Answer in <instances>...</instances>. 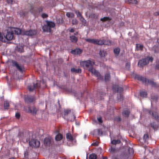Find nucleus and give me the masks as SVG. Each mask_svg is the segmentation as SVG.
I'll list each match as a JSON object with an SVG mask.
<instances>
[{
	"label": "nucleus",
	"instance_id": "35",
	"mask_svg": "<svg viewBox=\"0 0 159 159\" xmlns=\"http://www.w3.org/2000/svg\"><path fill=\"white\" fill-rule=\"evenodd\" d=\"M70 111V110H65L64 111V115H66L68 114Z\"/></svg>",
	"mask_w": 159,
	"mask_h": 159
},
{
	"label": "nucleus",
	"instance_id": "48",
	"mask_svg": "<svg viewBox=\"0 0 159 159\" xmlns=\"http://www.w3.org/2000/svg\"><path fill=\"white\" fill-rule=\"evenodd\" d=\"M156 67L157 68L159 69V64L157 65Z\"/></svg>",
	"mask_w": 159,
	"mask_h": 159
},
{
	"label": "nucleus",
	"instance_id": "52",
	"mask_svg": "<svg viewBox=\"0 0 159 159\" xmlns=\"http://www.w3.org/2000/svg\"><path fill=\"white\" fill-rule=\"evenodd\" d=\"M102 159H107V158L106 157H104Z\"/></svg>",
	"mask_w": 159,
	"mask_h": 159
},
{
	"label": "nucleus",
	"instance_id": "38",
	"mask_svg": "<svg viewBox=\"0 0 159 159\" xmlns=\"http://www.w3.org/2000/svg\"><path fill=\"white\" fill-rule=\"evenodd\" d=\"M124 113L126 116H128L129 114V111L127 110L125 111L124 112Z\"/></svg>",
	"mask_w": 159,
	"mask_h": 159
},
{
	"label": "nucleus",
	"instance_id": "25",
	"mask_svg": "<svg viewBox=\"0 0 159 159\" xmlns=\"http://www.w3.org/2000/svg\"><path fill=\"white\" fill-rule=\"evenodd\" d=\"M9 106V104L8 102L7 101L5 102L4 103V107L6 109H7Z\"/></svg>",
	"mask_w": 159,
	"mask_h": 159
},
{
	"label": "nucleus",
	"instance_id": "37",
	"mask_svg": "<svg viewBox=\"0 0 159 159\" xmlns=\"http://www.w3.org/2000/svg\"><path fill=\"white\" fill-rule=\"evenodd\" d=\"M77 23V21L76 19H74L72 20V24H76Z\"/></svg>",
	"mask_w": 159,
	"mask_h": 159
},
{
	"label": "nucleus",
	"instance_id": "56",
	"mask_svg": "<svg viewBox=\"0 0 159 159\" xmlns=\"http://www.w3.org/2000/svg\"><path fill=\"white\" fill-rule=\"evenodd\" d=\"M120 120V118H119V120Z\"/></svg>",
	"mask_w": 159,
	"mask_h": 159
},
{
	"label": "nucleus",
	"instance_id": "8",
	"mask_svg": "<svg viewBox=\"0 0 159 159\" xmlns=\"http://www.w3.org/2000/svg\"><path fill=\"white\" fill-rule=\"evenodd\" d=\"M75 13L77 15V17L79 18L80 20L81 21L82 24L84 25H86V21L84 18L82 17L81 13L78 11H76Z\"/></svg>",
	"mask_w": 159,
	"mask_h": 159
},
{
	"label": "nucleus",
	"instance_id": "32",
	"mask_svg": "<svg viewBox=\"0 0 159 159\" xmlns=\"http://www.w3.org/2000/svg\"><path fill=\"white\" fill-rule=\"evenodd\" d=\"M110 78V75L109 74H107L105 75V80H108Z\"/></svg>",
	"mask_w": 159,
	"mask_h": 159
},
{
	"label": "nucleus",
	"instance_id": "1",
	"mask_svg": "<svg viewBox=\"0 0 159 159\" xmlns=\"http://www.w3.org/2000/svg\"><path fill=\"white\" fill-rule=\"evenodd\" d=\"M95 64V62L93 60H88L81 61L80 64L81 66L84 68H89V71L91 72L92 74L97 76L98 79H101V78L100 74L92 66Z\"/></svg>",
	"mask_w": 159,
	"mask_h": 159
},
{
	"label": "nucleus",
	"instance_id": "5",
	"mask_svg": "<svg viewBox=\"0 0 159 159\" xmlns=\"http://www.w3.org/2000/svg\"><path fill=\"white\" fill-rule=\"evenodd\" d=\"M153 59L151 57H148L145 59H143L139 61L138 65L139 66L142 67L148 64L150 62H152Z\"/></svg>",
	"mask_w": 159,
	"mask_h": 159
},
{
	"label": "nucleus",
	"instance_id": "31",
	"mask_svg": "<svg viewBox=\"0 0 159 159\" xmlns=\"http://www.w3.org/2000/svg\"><path fill=\"white\" fill-rule=\"evenodd\" d=\"M109 151L111 153H113L115 151V149L111 147L109 149Z\"/></svg>",
	"mask_w": 159,
	"mask_h": 159
},
{
	"label": "nucleus",
	"instance_id": "28",
	"mask_svg": "<svg viewBox=\"0 0 159 159\" xmlns=\"http://www.w3.org/2000/svg\"><path fill=\"white\" fill-rule=\"evenodd\" d=\"M120 49L118 48H116L114 49V52L115 54H118L120 52Z\"/></svg>",
	"mask_w": 159,
	"mask_h": 159
},
{
	"label": "nucleus",
	"instance_id": "27",
	"mask_svg": "<svg viewBox=\"0 0 159 159\" xmlns=\"http://www.w3.org/2000/svg\"><path fill=\"white\" fill-rule=\"evenodd\" d=\"M66 16L68 17L72 18L74 16V15L72 13L67 12L66 13Z\"/></svg>",
	"mask_w": 159,
	"mask_h": 159
},
{
	"label": "nucleus",
	"instance_id": "53",
	"mask_svg": "<svg viewBox=\"0 0 159 159\" xmlns=\"http://www.w3.org/2000/svg\"><path fill=\"white\" fill-rule=\"evenodd\" d=\"M157 42L158 43H159V39H158L157 40Z\"/></svg>",
	"mask_w": 159,
	"mask_h": 159
},
{
	"label": "nucleus",
	"instance_id": "44",
	"mask_svg": "<svg viewBox=\"0 0 159 159\" xmlns=\"http://www.w3.org/2000/svg\"><path fill=\"white\" fill-rule=\"evenodd\" d=\"M16 117L17 118H19L20 117V114L18 113H16Z\"/></svg>",
	"mask_w": 159,
	"mask_h": 159
},
{
	"label": "nucleus",
	"instance_id": "29",
	"mask_svg": "<svg viewBox=\"0 0 159 159\" xmlns=\"http://www.w3.org/2000/svg\"><path fill=\"white\" fill-rule=\"evenodd\" d=\"M17 50L18 51L20 52H22L23 51V47L21 46V47H19V46L17 47Z\"/></svg>",
	"mask_w": 159,
	"mask_h": 159
},
{
	"label": "nucleus",
	"instance_id": "24",
	"mask_svg": "<svg viewBox=\"0 0 159 159\" xmlns=\"http://www.w3.org/2000/svg\"><path fill=\"white\" fill-rule=\"evenodd\" d=\"M143 46L140 44H136V48L138 50H141L143 48Z\"/></svg>",
	"mask_w": 159,
	"mask_h": 159
},
{
	"label": "nucleus",
	"instance_id": "41",
	"mask_svg": "<svg viewBox=\"0 0 159 159\" xmlns=\"http://www.w3.org/2000/svg\"><path fill=\"white\" fill-rule=\"evenodd\" d=\"M71 119L70 120V121H74L75 120V116L74 115H73V116L71 117Z\"/></svg>",
	"mask_w": 159,
	"mask_h": 159
},
{
	"label": "nucleus",
	"instance_id": "34",
	"mask_svg": "<svg viewBox=\"0 0 159 159\" xmlns=\"http://www.w3.org/2000/svg\"><path fill=\"white\" fill-rule=\"evenodd\" d=\"M130 3L134 4H136L137 3V1L136 0H130Z\"/></svg>",
	"mask_w": 159,
	"mask_h": 159
},
{
	"label": "nucleus",
	"instance_id": "9",
	"mask_svg": "<svg viewBox=\"0 0 159 159\" xmlns=\"http://www.w3.org/2000/svg\"><path fill=\"white\" fill-rule=\"evenodd\" d=\"M13 34H19L21 33V31L20 29L18 28L11 27L9 28Z\"/></svg>",
	"mask_w": 159,
	"mask_h": 159
},
{
	"label": "nucleus",
	"instance_id": "20",
	"mask_svg": "<svg viewBox=\"0 0 159 159\" xmlns=\"http://www.w3.org/2000/svg\"><path fill=\"white\" fill-rule=\"evenodd\" d=\"M71 71L73 72L78 73L80 72L81 70L80 69H75L74 68H73L71 69Z\"/></svg>",
	"mask_w": 159,
	"mask_h": 159
},
{
	"label": "nucleus",
	"instance_id": "18",
	"mask_svg": "<svg viewBox=\"0 0 159 159\" xmlns=\"http://www.w3.org/2000/svg\"><path fill=\"white\" fill-rule=\"evenodd\" d=\"M62 138V135L60 134H58L55 137V139L57 141L60 140Z\"/></svg>",
	"mask_w": 159,
	"mask_h": 159
},
{
	"label": "nucleus",
	"instance_id": "39",
	"mask_svg": "<svg viewBox=\"0 0 159 159\" xmlns=\"http://www.w3.org/2000/svg\"><path fill=\"white\" fill-rule=\"evenodd\" d=\"M130 66V63H126V68L127 69H129V68Z\"/></svg>",
	"mask_w": 159,
	"mask_h": 159
},
{
	"label": "nucleus",
	"instance_id": "11",
	"mask_svg": "<svg viewBox=\"0 0 159 159\" xmlns=\"http://www.w3.org/2000/svg\"><path fill=\"white\" fill-rule=\"evenodd\" d=\"M82 52V50L80 48H76L71 51V52L74 54L79 55Z\"/></svg>",
	"mask_w": 159,
	"mask_h": 159
},
{
	"label": "nucleus",
	"instance_id": "47",
	"mask_svg": "<svg viewBox=\"0 0 159 159\" xmlns=\"http://www.w3.org/2000/svg\"><path fill=\"white\" fill-rule=\"evenodd\" d=\"M143 137L144 139H146L148 138V135L147 134H145L144 135Z\"/></svg>",
	"mask_w": 159,
	"mask_h": 159
},
{
	"label": "nucleus",
	"instance_id": "2",
	"mask_svg": "<svg viewBox=\"0 0 159 159\" xmlns=\"http://www.w3.org/2000/svg\"><path fill=\"white\" fill-rule=\"evenodd\" d=\"M13 34L10 28L3 33L0 32V40L2 42H6L7 40H11L13 38Z\"/></svg>",
	"mask_w": 159,
	"mask_h": 159
},
{
	"label": "nucleus",
	"instance_id": "4",
	"mask_svg": "<svg viewBox=\"0 0 159 159\" xmlns=\"http://www.w3.org/2000/svg\"><path fill=\"white\" fill-rule=\"evenodd\" d=\"M47 25H44L43 27V30L44 32H51V28H53L55 26V23L52 21H47Z\"/></svg>",
	"mask_w": 159,
	"mask_h": 159
},
{
	"label": "nucleus",
	"instance_id": "46",
	"mask_svg": "<svg viewBox=\"0 0 159 159\" xmlns=\"http://www.w3.org/2000/svg\"><path fill=\"white\" fill-rule=\"evenodd\" d=\"M119 96H120V101H121L123 99V97L120 94L119 95ZM118 99L119 100H120V99L119 98H118Z\"/></svg>",
	"mask_w": 159,
	"mask_h": 159
},
{
	"label": "nucleus",
	"instance_id": "14",
	"mask_svg": "<svg viewBox=\"0 0 159 159\" xmlns=\"http://www.w3.org/2000/svg\"><path fill=\"white\" fill-rule=\"evenodd\" d=\"M135 78L137 79L138 80L142 81H146V79L142 77V76H139L138 75H137L135 74Z\"/></svg>",
	"mask_w": 159,
	"mask_h": 159
},
{
	"label": "nucleus",
	"instance_id": "36",
	"mask_svg": "<svg viewBox=\"0 0 159 159\" xmlns=\"http://www.w3.org/2000/svg\"><path fill=\"white\" fill-rule=\"evenodd\" d=\"M109 19V18L107 17H104L103 18H102L101 19V20L105 21Z\"/></svg>",
	"mask_w": 159,
	"mask_h": 159
},
{
	"label": "nucleus",
	"instance_id": "45",
	"mask_svg": "<svg viewBox=\"0 0 159 159\" xmlns=\"http://www.w3.org/2000/svg\"><path fill=\"white\" fill-rule=\"evenodd\" d=\"M69 30L70 32L73 33L74 31V29H69Z\"/></svg>",
	"mask_w": 159,
	"mask_h": 159
},
{
	"label": "nucleus",
	"instance_id": "43",
	"mask_svg": "<svg viewBox=\"0 0 159 159\" xmlns=\"http://www.w3.org/2000/svg\"><path fill=\"white\" fill-rule=\"evenodd\" d=\"M7 1L9 4H11L12 2V0H7Z\"/></svg>",
	"mask_w": 159,
	"mask_h": 159
},
{
	"label": "nucleus",
	"instance_id": "12",
	"mask_svg": "<svg viewBox=\"0 0 159 159\" xmlns=\"http://www.w3.org/2000/svg\"><path fill=\"white\" fill-rule=\"evenodd\" d=\"M51 141V139L50 138H46L44 139V143L46 145H48L50 144Z\"/></svg>",
	"mask_w": 159,
	"mask_h": 159
},
{
	"label": "nucleus",
	"instance_id": "15",
	"mask_svg": "<svg viewBox=\"0 0 159 159\" xmlns=\"http://www.w3.org/2000/svg\"><path fill=\"white\" fill-rule=\"evenodd\" d=\"M13 65L14 66H16V68L20 71H22V69L23 68L22 66H19L17 63L16 62H14L13 63Z\"/></svg>",
	"mask_w": 159,
	"mask_h": 159
},
{
	"label": "nucleus",
	"instance_id": "51",
	"mask_svg": "<svg viewBox=\"0 0 159 159\" xmlns=\"http://www.w3.org/2000/svg\"><path fill=\"white\" fill-rule=\"evenodd\" d=\"M157 15H159V11L157 13Z\"/></svg>",
	"mask_w": 159,
	"mask_h": 159
},
{
	"label": "nucleus",
	"instance_id": "54",
	"mask_svg": "<svg viewBox=\"0 0 159 159\" xmlns=\"http://www.w3.org/2000/svg\"><path fill=\"white\" fill-rule=\"evenodd\" d=\"M86 135H84V138H86Z\"/></svg>",
	"mask_w": 159,
	"mask_h": 159
},
{
	"label": "nucleus",
	"instance_id": "50",
	"mask_svg": "<svg viewBox=\"0 0 159 159\" xmlns=\"http://www.w3.org/2000/svg\"><path fill=\"white\" fill-rule=\"evenodd\" d=\"M75 35H76L78 34V33L77 32H76V33H75L74 34Z\"/></svg>",
	"mask_w": 159,
	"mask_h": 159
},
{
	"label": "nucleus",
	"instance_id": "33",
	"mask_svg": "<svg viewBox=\"0 0 159 159\" xmlns=\"http://www.w3.org/2000/svg\"><path fill=\"white\" fill-rule=\"evenodd\" d=\"M26 100L27 101H28L29 102H31L33 101L34 100V99L32 98L31 97H28L27 98Z\"/></svg>",
	"mask_w": 159,
	"mask_h": 159
},
{
	"label": "nucleus",
	"instance_id": "23",
	"mask_svg": "<svg viewBox=\"0 0 159 159\" xmlns=\"http://www.w3.org/2000/svg\"><path fill=\"white\" fill-rule=\"evenodd\" d=\"M140 94V96L142 97H146L147 95V93L143 91L141 92Z\"/></svg>",
	"mask_w": 159,
	"mask_h": 159
},
{
	"label": "nucleus",
	"instance_id": "10",
	"mask_svg": "<svg viewBox=\"0 0 159 159\" xmlns=\"http://www.w3.org/2000/svg\"><path fill=\"white\" fill-rule=\"evenodd\" d=\"M36 33V32L35 30H30L25 32L24 34L28 36H32L35 34Z\"/></svg>",
	"mask_w": 159,
	"mask_h": 159
},
{
	"label": "nucleus",
	"instance_id": "26",
	"mask_svg": "<svg viewBox=\"0 0 159 159\" xmlns=\"http://www.w3.org/2000/svg\"><path fill=\"white\" fill-rule=\"evenodd\" d=\"M89 159H96V156L95 154H93L89 156Z\"/></svg>",
	"mask_w": 159,
	"mask_h": 159
},
{
	"label": "nucleus",
	"instance_id": "40",
	"mask_svg": "<svg viewBox=\"0 0 159 159\" xmlns=\"http://www.w3.org/2000/svg\"><path fill=\"white\" fill-rule=\"evenodd\" d=\"M48 16L47 14L45 13H43L42 14V16L43 18H46Z\"/></svg>",
	"mask_w": 159,
	"mask_h": 159
},
{
	"label": "nucleus",
	"instance_id": "6",
	"mask_svg": "<svg viewBox=\"0 0 159 159\" xmlns=\"http://www.w3.org/2000/svg\"><path fill=\"white\" fill-rule=\"evenodd\" d=\"M24 109L26 112H30L33 114H36L37 111V109L34 106L25 107Z\"/></svg>",
	"mask_w": 159,
	"mask_h": 159
},
{
	"label": "nucleus",
	"instance_id": "42",
	"mask_svg": "<svg viewBox=\"0 0 159 159\" xmlns=\"http://www.w3.org/2000/svg\"><path fill=\"white\" fill-rule=\"evenodd\" d=\"M97 120H98V121L100 123H101L102 122V118L101 117H100L99 118H98Z\"/></svg>",
	"mask_w": 159,
	"mask_h": 159
},
{
	"label": "nucleus",
	"instance_id": "21",
	"mask_svg": "<svg viewBox=\"0 0 159 159\" xmlns=\"http://www.w3.org/2000/svg\"><path fill=\"white\" fill-rule=\"evenodd\" d=\"M120 141L119 140H113L111 141V143L113 144H116L120 143Z\"/></svg>",
	"mask_w": 159,
	"mask_h": 159
},
{
	"label": "nucleus",
	"instance_id": "55",
	"mask_svg": "<svg viewBox=\"0 0 159 159\" xmlns=\"http://www.w3.org/2000/svg\"><path fill=\"white\" fill-rule=\"evenodd\" d=\"M9 159H15V158H11Z\"/></svg>",
	"mask_w": 159,
	"mask_h": 159
},
{
	"label": "nucleus",
	"instance_id": "57",
	"mask_svg": "<svg viewBox=\"0 0 159 159\" xmlns=\"http://www.w3.org/2000/svg\"><path fill=\"white\" fill-rule=\"evenodd\" d=\"M117 91H119V89H118L117 90Z\"/></svg>",
	"mask_w": 159,
	"mask_h": 159
},
{
	"label": "nucleus",
	"instance_id": "3",
	"mask_svg": "<svg viewBox=\"0 0 159 159\" xmlns=\"http://www.w3.org/2000/svg\"><path fill=\"white\" fill-rule=\"evenodd\" d=\"M85 40L88 42L98 44L99 45H102L105 44L107 45H110L112 44V42L109 40H107L104 41L102 40H98L96 39H86Z\"/></svg>",
	"mask_w": 159,
	"mask_h": 159
},
{
	"label": "nucleus",
	"instance_id": "19",
	"mask_svg": "<svg viewBox=\"0 0 159 159\" xmlns=\"http://www.w3.org/2000/svg\"><path fill=\"white\" fill-rule=\"evenodd\" d=\"M66 138L69 141H72L73 140V138L70 133H68L66 134Z\"/></svg>",
	"mask_w": 159,
	"mask_h": 159
},
{
	"label": "nucleus",
	"instance_id": "7",
	"mask_svg": "<svg viewBox=\"0 0 159 159\" xmlns=\"http://www.w3.org/2000/svg\"><path fill=\"white\" fill-rule=\"evenodd\" d=\"M40 144L39 141L35 139L31 140L29 142L30 146L34 148H38L40 145Z\"/></svg>",
	"mask_w": 159,
	"mask_h": 159
},
{
	"label": "nucleus",
	"instance_id": "17",
	"mask_svg": "<svg viewBox=\"0 0 159 159\" xmlns=\"http://www.w3.org/2000/svg\"><path fill=\"white\" fill-rule=\"evenodd\" d=\"M37 87H38V84H34L32 87L31 86H29L28 87V89L29 91H32L34 89Z\"/></svg>",
	"mask_w": 159,
	"mask_h": 159
},
{
	"label": "nucleus",
	"instance_id": "30",
	"mask_svg": "<svg viewBox=\"0 0 159 159\" xmlns=\"http://www.w3.org/2000/svg\"><path fill=\"white\" fill-rule=\"evenodd\" d=\"M149 113L150 114H152V116L154 117L155 118H156L157 117V113L156 112L154 113H151V111L149 112Z\"/></svg>",
	"mask_w": 159,
	"mask_h": 159
},
{
	"label": "nucleus",
	"instance_id": "13",
	"mask_svg": "<svg viewBox=\"0 0 159 159\" xmlns=\"http://www.w3.org/2000/svg\"><path fill=\"white\" fill-rule=\"evenodd\" d=\"M127 155L124 154L123 155H121L120 156L117 157H115L113 159H127Z\"/></svg>",
	"mask_w": 159,
	"mask_h": 159
},
{
	"label": "nucleus",
	"instance_id": "22",
	"mask_svg": "<svg viewBox=\"0 0 159 159\" xmlns=\"http://www.w3.org/2000/svg\"><path fill=\"white\" fill-rule=\"evenodd\" d=\"M100 54L102 57H105L107 54L106 52L103 50H101L100 52Z\"/></svg>",
	"mask_w": 159,
	"mask_h": 159
},
{
	"label": "nucleus",
	"instance_id": "16",
	"mask_svg": "<svg viewBox=\"0 0 159 159\" xmlns=\"http://www.w3.org/2000/svg\"><path fill=\"white\" fill-rule=\"evenodd\" d=\"M70 39L71 42L76 43L78 40L77 38L75 36L72 35L70 36Z\"/></svg>",
	"mask_w": 159,
	"mask_h": 159
},
{
	"label": "nucleus",
	"instance_id": "49",
	"mask_svg": "<svg viewBox=\"0 0 159 159\" xmlns=\"http://www.w3.org/2000/svg\"><path fill=\"white\" fill-rule=\"evenodd\" d=\"M93 144L94 145H95V146H97V145H98V144L97 143H94Z\"/></svg>",
	"mask_w": 159,
	"mask_h": 159
}]
</instances>
